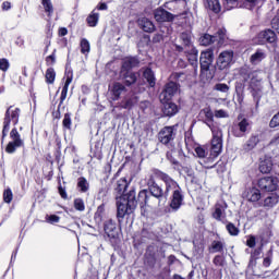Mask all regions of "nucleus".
<instances>
[{
    "mask_svg": "<svg viewBox=\"0 0 279 279\" xmlns=\"http://www.w3.org/2000/svg\"><path fill=\"white\" fill-rule=\"evenodd\" d=\"M167 158L172 162V165H178V160L173 157V150L167 153Z\"/></svg>",
    "mask_w": 279,
    "mask_h": 279,
    "instance_id": "obj_59",
    "label": "nucleus"
},
{
    "mask_svg": "<svg viewBox=\"0 0 279 279\" xmlns=\"http://www.w3.org/2000/svg\"><path fill=\"white\" fill-rule=\"evenodd\" d=\"M41 4L48 16H51V14H53V4L51 3V0H41Z\"/></svg>",
    "mask_w": 279,
    "mask_h": 279,
    "instance_id": "obj_42",
    "label": "nucleus"
},
{
    "mask_svg": "<svg viewBox=\"0 0 279 279\" xmlns=\"http://www.w3.org/2000/svg\"><path fill=\"white\" fill-rule=\"evenodd\" d=\"M10 136V143H17L20 145H25V141L21 138V133H19V130L16 128H13L9 134Z\"/></svg>",
    "mask_w": 279,
    "mask_h": 279,
    "instance_id": "obj_28",
    "label": "nucleus"
},
{
    "mask_svg": "<svg viewBox=\"0 0 279 279\" xmlns=\"http://www.w3.org/2000/svg\"><path fill=\"white\" fill-rule=\"evenodd\" d=\"M215 60V50L211 48L204 50L201 52V70L202 71H208L210 69V65L213 64Z\"/></svg>",
    "mask_w": 279,
    "mask_h": 279,
    "instance_id": "obj_7",
    "label": "nucleus"
},
{
    "mask_svg": "<svg viewBox=\"0 0 279 279\" xmlns=\"http://www.w3.org/2000/svg\"><path fill=\"white\" fill-rule=\"evenodd\" d=\"M260 143V137L258 135H251L248 140L242 145L243 151H252L256 149V146Z\"/></svg>",
    "mask_w": 279,
    "mask_h": 279,
    "instance_id": "obj_18",
    "label": "nucleus"
},
{
    "mask_svg": "<svg viewBox=\"0 0 279 279\" xmlns=\"http://www.w3.org/2000/svg\"><path fill=\"white\" fill-rule=\"evenodd\" d=\"M170 80H173L174 82H184L186 80V74L174 72L170 75Z\"/></svg>",
    "mask_w": 279,
    "mask_h": 279,
    "instance_id": "obj_46",
    "label": "nucleus"
},
{
    "mask_svg": "<svg viewBox=\"0 0 279 279\" xmlns=\"http://www.w3.org/2000/svg\"><path fill=\"white\" fill-rule=\"evenodd\" d=\"M144 77L148 82L150 88L156 86V76L154 75V71H151V69H146L144 71Z\"/></svg>",
    "mask_w": 279,
    "mask_h": 279,
    "instance_id": "obj_33",
    "label": "nucleus"
},
{
    "mask_svg": "<svg viewBox=\"0 0 279 279\" xmlns=\"http://www.w3.org/2000/svg\"><path fill=\"white\" fill-rule=\"evenodd\" d=\"M140 206H151V197L147 195V191L143 190L138 193V197L136 201Z\"/></svg>",
    "mask_w": 279,
    "mask_h": 279,
    "instance_id": "obj_26",
    "label": "nucleus"
},
{
    "mask_svg": "<svg viewBox=\"0 0 279 279\" xmlns=\"http://www.w3.org/2000/svg\"><path fill=\"white\" fill-rule=\"evenodd\" d=\"M263 194H260V190L257 187H247L243 193V198L252 204H256V202H260Z\"/></svg>",
    "mask_w": 279,
    "mask_h": 279,
    "instance_id": "obj_11",
    "label": "nucleus"
},
{
    "mask_svg": "<svg viewBox=\"0 0 279 279\" xmlns=\"http://www.w3.org/2000/svg\"><path fill=\"white\" fill-rule=\"evenodd\" d=\"M74 208H75V210H78L80 213H84L86 210V205L84 204V199L75 198L74 199Z\"/></svg>",
    "mask_w": 279,
    "mask_h": 279,
    "instance_id": "obj_43",
    "label": "nucleus"
},
{
    "mask_svg": "<svg viewBox=\"0 0 279 279\" xmlns=\"http://www.w3.org/2000/svg\"><path fill=\"white\" fill-rule=\"evenodd\" d=\"M105 232L109 236V239H114L119 231L117 230V223L112 220H107L105 222Z\"/></svg>",
    "mask_w": 279,
    "mask_h": 279,
    "instance_id": "obj_21",
    "label": "nucleus"
},
{
    "mask_svg": "<svg viewBox=\"0 0 279 279\" xmlns=\"http://www.w3.org/2000/svg\"><path fill=\"white\" fill-rule=\"evenodd\" d=\"M185 52L187 53V60H189L190 64L193 66V69H195V71H197V53H198V51L196 50L195 47H191V48L186 49Z\"/></svg>",
    "mask_w": 279,
    "mask_h": 279,
    "instance_id": "obj_23",
    "label": "nucleus"
},
{
    "mask_svg": "<svg viewBox=\"0 0 279 279\" xmlns=\"http://www.w3.org/2000/svg\"><path fill=\"white\" fill-rule=\"evenodd\" d=\"M271 169H274V162L271 161V158L264 159L259 165L260 173H270Z\"/></svg>",
    "mask_w": 279,
    "mask_h": 279,
    "instance_id": "obj_27",
    "label": "nucleus"
},
{
    "mask_svg": "<svg viewBox=\"0 0 279 279\" xmlns=\"http://www.w3.org/2000/svg\"><path fill=\"white\" fill-rule=\"evenodd\" d=\"M258 44L265 45V43H276V33L271 29L263 31L258 34Z\"/></svg>",
    "mask_w": 279,
    "mask_h": 279,
    "instance_id": "obj_14",
    "label": "nucleus"
},
{
    "mask_svg": "<svg viewBox=\"0 0 279 279\" xmlns=\"http://www.w3.org/2000/svg\"><path fill=\"white\" fill-rule=\"evenodd\" d=\"M180 40L184 45L185 50L191 49V47H194L193 44L191 43V33L190 32L182 33L180 36Z\"/></svg>",
    "mask_w": 279,
    "mask_h": 279,
    "instance_id": "obj_36",
    "label": "nucleus"
},
{
    "mask_svg": "<svg viewBox=\"0 0 279 279\" xmlns=\"http://www.w3.org/2000/svg\"><path fill=\"white\" fill-rule=\"evenodd\" d=\"M122 75H123L124 84H126V86H132V84H135L137 80L136 73L134 72L128 71L124 74L122 72Z\"/></svg>",
    "mask_w": 279,
    "mask_h": 279,
    "instance_id": "obj_32",
    "label": "nucleus"
},
{
    "mask_svg": "<svg viewBox=\"0 0 279 279\" xmlns=\"http://www.w3.org/2000/svg\"><path fill=\"white\" fill-rule=\"evenodd\" d=\"M128 179L126 178H122L120 180H118L117 185H116V191L120 194L123 195V193H125V191H128Z\"/></svg>",
    "mask_w": 279,
    "mask_h": 279,
    "instance_id": "obj_30",
    "label": "nucleus"
},
{
    "mask_svg": "<svg viewBox=\"0 0 279 279\" xmlns=\"http://www.w3.org/2000/svg\"><path fill=\"white\" fill-rule=\"evenodd\" d=\"M77 189L81 193H88V190L90 189V184L88 183V180H86V178L84 177L78 178Z\"/></svg>",
    "mask_w": 279,
    "mask_h": 279,
    "instance_id": "obj_29",
    "label": "nucleus"
},
{
    "mask_svg": "<svg viewBox=\"0 0 279 279\" xmlns=\"http://www.w3.org/2000/svg\"><path fill=\"white\" fill-rule=\"evenodd\" d=\"M86 21L89 27H97V23H99V13H97L95 10L92 11Z\"/></svg>",
    "mask_w": 279,
    "mask_h": 279,
    "instance_id": "obj_34",
    "label": "nucleus"
},
{
    "mask_svg": "<svg viewBox=\"0 0 279 279\" xmlns=\"http://www.w3.org/2000/svg\"><path fill=\"white\" fill-rule=\"evenodd\" d=\"M81 52L90 53V43H88L86 38L81 40Z\"/></svg>",
    "mask_w": 279,
    "mask_h": 279,
    "instance_id": "obj_45",
    "label": "nucleus"
},
{
    "mask_svg": "<svg viewBox=\"0 0 279 279\" xmlns=\"http://www.w3.org/2000/svg\"><path fill=\"white\" fill-rule=\"evenodd\" d=\"M226 208H228V204H226V202H220L215 205L213 217L216 221H223V219H226Z\"/></svg>",
    "mask_w": 279,
    "mask_h": 279,
    "instance_id": "obj_12",
    "label": "nucleus"
},
{
    "mask_svg": "<svg viewBox=\"0 0 279 279\" xmlns=\"http://www.w3.org/2000/svg\"><path fill=\"white\" fill-rule=\"evenodd\" d=\"M214 90H218L219 93H229L230 86H228L226 83H217L214 86Z\"/></svg>",
    "mask_w": 279,
    "mask_h": 279,
    "instance_id": "obj_47",
    "label": "nucleus"
},
{
    "mask_svg": "<svg viewBox=\"0 0 279 279\" xmlns=\"http://www.w3.org/2000/svg\"><path fill=\"white\" fill-rule=\"evenodd\" d=\"M217 40V36H211L209 34H205L199 38V44L203 47H208V45H213Z\"/></svg>",
    "mask_w": 279,
    "mask_h": 279,
    "instance_id": "obj_35",
    "label": "nucleus"
},
{
    "mask_svg": "<svg viewBox=\"0 0 279 279\" xmlns=\"http://www.w3.org/2000/svg\"><path fill=\"white\" fill-rule=\"evenodd\" d=\"M226 250V242L223 240H214L209 246L210 254H221Z\"/></svg>",
    "mask_w": 279,
    "mask_h": 279,
    "instance_id": "obj_22",
    "label": "nucleus"
},
{
    "mask_svg": "<svg viewBox=\"0 0 279 279\" xmlns=\"http://www.w3.org/2000/svg\"><path fill=\"white\" fill-rule=\"evenodd\" d=\"M12 8V3L10 1H4L2 3V10L8 11Z\"/></svg>",
    "mask_w": 279,
    "mask_h": 279,
    "instance_id": "obj_62",
    "label": "nucleus"
},
{
    "mask_svg": "<svg viewBox=\"0 0 279 279\" xmlns=\"http://www.w3.org/2000/svg\"><path fill=\"white\" fill-rule=\"evenodd\" d=\"M13 198H14V194H12V190L11 189L4 190L3 201L5 202V204H11Z\"/></svg>",
    "mask_w": 279,
    "mask_h": 279,
    "instance_id": "obj_48",
    "label": "nucleus"
},
{
    "mask_svg": "<svg viewBox=\"0 0 279 279\" xmlns=\"http://www.w3.org/2000/svg\"><path fill=\"white\" fill-rule=\"evenodd\" d=\"M154 19L157 23H171L175 16H173L169 11L158 8L154 11Z\"/></svg>",
    "mask_w": 279,
    "mask_h": 279,
    "instance_id": "obj_10",
    "label": "nucleus"
},
{
    "mask_svg": "<svg viewBox=\"0 0 279 279\" xmlns=\"http://www.w3.org/2000/svg\"><path fill=\"white\" fill-rule=\"evenodd\" d=\"M111 98L113 101H118L120 99L121 95L125 93V85L114 82L110 87Z\"/></svg>",
    "mask_w": 279,
    "mask_h": 279,
    "instance_id": "obj_16",
    "label": "nucleus"
},
{
    "mask_svg": "<svg viewBox=\"0 0 279 279\" xmlns=\"http://www.w3.org/2000/svg\"><path fill=\"white\" fill-rule=\"evenodd\" d=\"M156 178H158L156 175V170H154L153 173L148 174V177L146 178V184L148 189L158 185V183L156 182Z\"/></svg>",
    "mask_w": 279,
    "mask_h": 279,
    "instance_id": "obj_40",
    "label": "nucleus"
},
{
    "mask_svg": "<svg viewBox=\"0 0 279 279\" xmlns=\"http://www.w3.org/2000/svg\"><path fill=\"white\" fill-rule=\"evenodd\" d=\"M217 34H218V38H219L220 43L222 40H226V29H219Z\"/></svg>",
    "mask_w": 279,
    "mask_h": 279,
    "instance_id": "obj_61",
    "label": "nucleus"
},
{
    "mask_svg": "<svg viewBox=\"0 0 279 279\" xmlns=\"http://www.w3.org/2000/svg\"><path fill=\"white\" fill-rule=\"evenodd\" d=\"M10 69V61L8 59H0V71H8Z\"/></svg>",
    "mask_w": 279,
    "mask_h": 279,
    "instance_id": "obj_52",
    "label": "nucleus"
},
{
    "mask_svg": "<svg viewBox=\"0 0 279 279\" xmlns=\"http://www.w3.org/2000/svg\"><path fill=\"white\" fill-rule=\"evenodd\" d=\"M271 260H274V252L269 251L267 253V256L263 260V266L264 267H270L271 266Z\"/></svg>",
    "mask_w": 279,
    "mask_h": 279,
    "instance_id": "obj_50",
    "label": "nucleus"
},
{
    "mask_svg": "<svg viewBox=\"0 0 279 279\" xmlns=\"http://www.w3.org/2000/svg\"><path fill=\"white\" fill-rule=\"evenodd\" d=\"M162 112L166 117H173V114H178V105L173 102L163 101Z\"/></svg>",
    "mask_w": 279,
    "mask_h": 279,
    "instance_id": "obj_24",
    "label": "nucleus"
},
{
    "mask_svg": "<svg viewBox=\"0 0 279 279\" xmlns=\"http://www.w3.org/2000/svg\"><path fill=\"white\" fill-rule=\"evenodd\" d=\"M48 223H59L60 218L57 215L47 216Z\"/></svg>",
    "mask_w": 279,
    "mask_h": 279,
    "instance_id": "obj_57",
    "label": "nucleus"
},
{
    "mask_svg": "<svg viewBox=\"0 0 279 279\" xmlns=\"http://www.w3.org/2000/svg\"><path fill=\"white\" fill-rule=\"evenodd\" d=\"M183 201H184V196L182 195V190H175L172 193L170 208H172L173 210H179L180 206H182Z\"/></svg>",
    "mask_w": 279,
    "mask_h": 279,
    "instance_id": "obj_17",
    "label": "nucleus"
},
{
    "mask_svg": "<svg viewBox=\"0 0 279 279\" xmlns=\"http://www.w3.org/2000/svg\"><path fill=\"white\" fill-rule=\"evenodd\" d=\"M155 175L159 179L162 180L166 184V197H169V193H175V191H181L180 185H178V182L173 180L169 174L160 171V170H155Z\"/></svg>",
    "mask_w": 279,
    "mask_h": 279,
    "instance_id": "obj_5",
    "label": "nucleus"
},
{
    "mask_svg": "<svg viewBox=\"0 0 279 279\" xmlns=\"http://www.w3.org/2000/svg\"><path fill=\"white\" fill-rule=\"evenodd\" d=\"M69 34V31L66 28H60L59 29V36H66Z\"/></svg>",
    "mask_w": 279,
    "mask_h": 279,
    "instance_id": "obj_64",
    "label": "nucleus"
},
{
    "mask_svg": "<svg viewBox=\"0 0 279 279\" xmlns=\"http://www.w3.org/2000/svg\"><path fill=\"white\" fill-rule=\"evenodd\" d=\"M159 142L162 145H170L175 138V126H165L158 134Z\"/></svg>",
    "mask_w": 279,
    "mask_h": 279,
    "instance_id": "obj_8",
    "label": "nucleus"
},
{
    "mask_svg": "<svg viewBox=\"0 0 279 279\" xmlns=\"http://www.w3.org/2000/svg\"><path fill=\"white\" fill-rule=\"evenodd\" d=\"M21 147H25V144L9 142L7 147H5V151H7V154H15L16 150Z\"/></svg>",
    "mask_w": 279,
    "mask_h": 279,
    "instance_id": "obj_38",
    "label": "nucleus"
},
{
    "mask_svg": "<svg viewBox=\"0 0 279 279\" xmlns=\"http://www.w3.org/2000/svg\"><path fill=\"white\" fill-rule=\"evenodd\" d=\"M71 82H73V76H68L61 93H69V86H71Z\"/></svg>",
    "mask_w": 279,
    "mask_h": 279,
    "instance_id": "obj_54",
    "label": "nucleus"
},
{
    "mask_svg": "<svg viewBox=\"0 0 279 279\" xmlns=\"http://www.w3.org/2000/svg\"><path fill=\"white\" fill-rule=\"evenodd\" d=\"M209 128L213 133L210 156L211 160H215V158H217L219 154H221V150L223 149V133L216 126L209 125Z\"/></svg>",
    "mask_w": 279,
    "mask_h": 279,
    "instance_id": "obj_3",
    "label": "nucleus"
},
{
    "mask_svg": "<svg viewBox=\"0 0 279 279\" xmlns=\"http://www.w3.org/2000/svg\"><path fill=\"white\" fill-rule=\"evenodd\" d=\"M247 247H256V238L254 235H250L246 240Z\"/></svg>",
    "mask_w": 279,
    "mask_h": 279,
    "instance_id": "obj_56",
    "label": "nucleus"
},
{
    "mask_svg": "<svg viewBox=\"0 0 279 279\" xmlns=\"http://www.w3.org/2000/svg\"><path fill=\"white\" fill-rule=\"evenodd\" d=\"M62 123H63V128H65V130H71V125H72L71 114L65 113Z\"/></svg>",
    "mask_w": 279,
    "mask_h": 279,
    "instance_id": "obj_51",
    "label": "nucleus"
},
{
    "mask_svg": "<svg viewBox=\"0 0 279 279\" xmlns=\"http://www.w3.org/2000/svg\"><path fill=\"white\" fill-rule=\"evenodd\" d=\"M46 63L51 66L52 64H56V53H52L46 58Z\"/></svg>",
    "mask_w": 279,
    "mask_h": 279,
    "instance_id": "obj_58",
    "label": "nucleus"
},
{
    "mask_svg": "<svg viewBox=\"0 0 279 279\" xmlns=\"http://www.w3.org/2000/svg\"><path fill=\"white\" fill-rule=\"evenodd\" d=\"M247 128H250V122H247V119H243L233 128V136L236 138H243V136H245V132H247Z\"/></svg>",
    "mask_w": 279,
    "mask_h": 279,
    "instance_id": "obj_13",
    "label": "nucleus"
},
{
    "mask_svg": "<svg viewBox=\"0 0 279 279\" xmlns=\"http://www.w3.org/2000/svg\"><path fill=\"white\" fill-rule=\"evenodd\" d=\"M206 3L209 8V10H213L216 14H219L221 12V4L219 3V0H206Z\"/></svg>",
    "mask_w": 279,
    "mask_h": 279,
    "instance_id": "obj_37",
    "label": "nucleus"
},
{
    "mask_svg": "<svg viewBox=\"0 0 279 279\" xmlns=\"http://www.w3.org/2000/svg\"><path fill=\"white\" fill-rule=\"evenodd\" d=\"M137 23H138L140 27L144 32H147L148 34H151V32H156V26L154 25V22H151L147 17L140 19Z\"/></svg>",
    "mask_w": 279,
    "mask_h": 279,
    "instance_id": "obj_20",
    "label": "nucleus"
},
{
    "mask_svg": "<svg viewBox=\"0 0 279 279\" xmlns=\"http://www.w3.org/2000/svg\"><path fill=\"white\" fill-rule=\"evenodd\" d=\"M149 192L153 197L158 199V204H167V194L162 191V187L159 185H153V187H149Z\"/></svg>",
    "mask_w": 279,
    "mask_h": 279,
    "instance_id": "obj_15",
    "label": "nucleus"
},
{
    "mask_svg": "<svg viewBox=\"0 0 279 279\" xmlns=\"http://www.w3.org/2000/svg\"><path fill=\"white\" fill-rule=\"evenodd\" d=\"M195 154L198 158H206V150L202 146L195 148Z\"/></svg>",
    "mask_w": 279,
    "mask_h": 279,
    "instance_id": "obj_55",
    "label": "nucleus"
},
{
    "mask_svg": "<svg viewBox=\"0 0 279 279\" xmlns=\"http://www.w3.org/2000/svg\"><path fill=\"white\" fill-rule=\"evenodd\" d=\"M59 193L62 197V199H69V194H66V190L64 187H59Z\"/></svg>",
    "mask_w": 279,
    "mask_h": 279,
    "instance_id": "obj_60",
    "label": "nucleus"
},
{
    "mask_svg": "<svg viewBox=\"0 0 279 279\" xmlns=\"http://www.w3.org/2000/svg\"><path fill=\"white\" fill-rule=\"evenodd\" d=\"M225 9L233 10V8H239V0H225Z\"/></svg>",
    "mask_w": 279,
    "mask_h": 279,
    "instance_id": "obj_49",
    "label": "nucleus"
},
{
    "mask_svg": "<svg viewBox=\"0 0 279 279\" xmlns=\"http://www.w3.org/2000/svg\"><path fill=\"white\" fill-rule=\"evenodd\" d=\"M213 263L216 267H226V257L223 255H216L213 259Z\"/></svg>",
    "mask_w": 279,
    "mask_h": 279,
    "instance_id": "obj_41",
    "label": "nucleus"
},
{
    "mask_svg": "<svg viewBox=\"0 0 279 279\" xmlns=\"http://www.w3.org/2000/svg\"><path fill=\"white\" fill-rule=\"evenodd\" d=\"M226 228H227V232H229V234L231 235V236H239V228H236V226H234V223H231V222H229L227 226H226Z\"/></svg>",
    "mask_w": 279,
    "mask_h": 279,
    "instance_id": "obj_44",
    "label": "nucleus"
},
{
    "mask_svg": "<svg viewBox=\"0 0 279 279\" xmlns=\"http://www.w3.org/2000/svg\"><path fill=\"white\" fill-rule=\"evenodd\" d=\"M45 77L47 84H53L56 82V70L53 68L47 69Z\"/></svg>",
    "mask_w": 279,
    "mask_h": 279,
    "instance_id": "obj_39",
    "label": "nucleus"
},
{
    "mask_svg": "<svg viewBox=\"0 0 279 279\" xmlns=\"http://www.w3.org/2000/svg\"><path fill=\"white\" fill-rule=\"evenodd\" d=\"M15 45H17V47H23L25 45V40H23V38L17 37L15 40Z\"/></svg>",
    "mask_w": 279,
    "mask_h": 279,
    "instance_id": "obj_63",
    "label": "nucleus"
},
{
    "mask_svg": "<svg viewBox=\"0 0 279 279\" xmlns=\"http://www.w3.org/2000/svg\"><path fill=\"white\" fill-rule=\"evenodd\" d=\"M179 87L178 83L171 81L168 84H166L165 89L160 94L161 101H170L174 97V95L178 94Z\"/></svg>",
    "mask_w": 279,
    "mask_h": 279,
    "instance_id": "obj_9",
    "label": "nucleus"
},
{
    "mask_svg": "<svg viewBox=\"0 0 279 279\" xmlns=\"http://www.w3.org/2000/svg\"><path fill=\"white\" fill-rule=\"evenodd\" d=\"M21 117V109L9 107L4 114L3 129H2V141L8 136V132H10V124L13 125L19 124V119Z\"/></svg>",
    "mask_w": 279,
    "mask_h": 279,
    "instance_id": "obj_2",
    "label": "nucleus"
},
{
    "mask_svg": "<svg viewBox=\"0 0 279 279\" xmlns=\"http://www.w3.org/2000/svg\"><path fill=\"white\" fill-rule=\"evenodd\" d=\"M258 189L265 191V193H278L279 191V178L278 177H264L257 182Z\"/></svg>",
    "mask_w": 279,
    "mask_h": 279,
    "instance_id": "obj_4",
    "label": "nucleus"
},
{
    "mask_svg": "<svg viewBox=\"0 0 279 279\" xmlns=\"http://www.w3.org/2000/svg\"><path fill=\"white\" fill-rule=\"evenodd\" d=\"M117 217L123 219L125 215H132L136 210V192L130 191L128 194H123L117 197Z\"/></svg>",
    "mask_w": 279,
    "mask_h": 279,
    "instance_id": "obj_1",
    "label": "nucleus"
},
{
    "mask_svg": "<svg viewBox=\"0 0 279 279\" xmlns=\"http://www.w3.org/2000/svg\"><path fill=\"white\" fill-rule=\"evenodd\" d=\"M134 66H138V59L134 57H128L123 60L121 73H123V71H130V69H134Z\"/></svg>",
    "mask_w": 279,
    "mask_h": 279,
    "instance_id": "obj_25",
    "label": "nucleus"
},
{
    "mask_svg": "<svg viewBox=\"0 0 279 279\" xmlns=\"http://www.w3.org/2000/svg\"><path fill=\"white\" fill-rule=\"evenodd\" d=\"M216 119H228V112L223 109H219L215 111Z\"/></svg>",
    "mask_w": 279,
    "mask_h": 279,
    "instance_id": "obj_53",
    "label": "nucleus"
},
{
    "mask_svg": "<svg viewBox=\"0 0 279 279\" xmlns=\"http://www.w3.org/2000/svg\"><path fill=\"white\" fill-rule=\"evenodd\" d=\"M279 204V191L272 193L271 195L267 196L263 204L259 206H264V208H274Z\"/></svg>",
    "mask_w": 279,
    "mask_h": 279,
    "instance_id": "obj_19",
    "label": "nucleus"
},
{
    "mask_svg": "<svg viewBox=\"0 0 279 279\" xmlns=\"http://www.w3.org/2000/svg\"><path fill=\"white\" fill-rule=\"evenodd\" d=\"M232 60H234V51L225 50L218 56L216 64L220 71H226V69H230Z\"/></svg>",
    "mask_w": 279,
    "mask_h": 279,
    "instance_id": "obj_6",
    "label": "nucleus"
},
{
    "mask_svg": "<svg viewBox=\"0 0 279 279\" xmlns=\"http://www.w3.org/2000/svg\"><path fill=\"white\" fill-rule=\"evenodd\" d=\"M266 56L263 50H257L255 53L251 56L250 62L251 64H258L265 60Z\"/></svg>",
    "mask_w": 279,
    "mask_h": 279,
    "instance_id": "obj_31",
    "label": "nucleus"
}]
</instances>
